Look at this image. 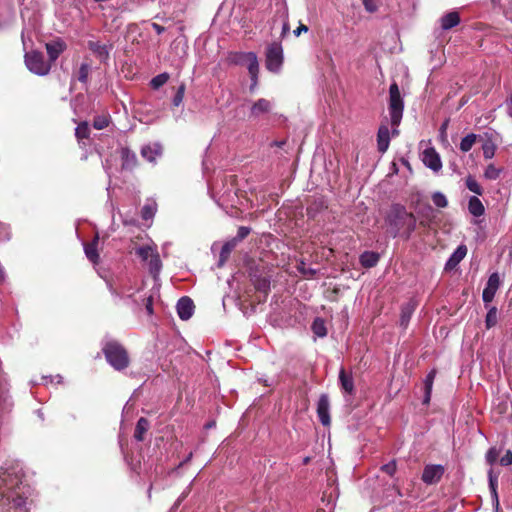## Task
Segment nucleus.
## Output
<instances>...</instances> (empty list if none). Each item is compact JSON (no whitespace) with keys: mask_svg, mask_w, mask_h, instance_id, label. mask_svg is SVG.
<instances>
[{"mask_svg":"<svg viewBox=\"0 0 512 512\" xmlns=\"http://www.w3.org/2000/svg\"><path fill=\"white\" fill-rule=\"evenodd\" d=\"M467 248L464 245L459 246L454 253L450 256L445 264L446 270L454 269L460 261L466 256Z\"/></svg>","mask_w":512,"mask_h":512,"instance_id":"21","label":"nucleus"},{"mask_svg":"<svg viewBox=\"0 0 512 512\" xmlns=\"http://www.w3.org/2000/svg\"><path fill=\"white\" fill-rule=\"evenodd\" d=\"M414 310L415 306L411 302L406 303L401 307L400 326L404 329L407 328Z\"/></svg>","mask_w":512,"mask_h":512,"instance_id":"28","label":"nucleus"},{"mask_svg":"<svg viewBox=\"0 0 512 512\" xmlns=\"http://www.w3.org/2000/svg\"><path fill=\"white\" fill-rule=\"evenodd\" d=\"M380 260V254L374 251H364L359 256V262L363 268L370 269L375 267Z\"/></svg>","mask_w":512,"mask_h":512,"instance_id":"20","label":"nucleus"},{"mask_svg":"<svg viewBox=\"0 0 512 512\" xmlns=\"http://www.w3.org/2000/svg\"><path fill=\"white\" fill-rule=\"evenodd\" d=\"M466 187L473 193L477 195L483 194V189L479 185V183L476 181V179L472 176H468L465 180Z\"/></svg>","mask_w":512,"mask_h":512,"instance_id":"37","label":"nucleus"},{"mask_svg":"<svg viewBox=\"0 0 512 512\" xmlns=\"http://www.w3.org/2000/svg\"><path fill=\"white\" fill-rule=\"evenodd\" d=\"M422 161L425 166L434 172H438L442 168L440 156L433 147H429L424 150Z\"/></svg>","mask_w":512,"mask_h":512,"instance_id":"11","label":"nucleus"},{"mask_svg":"<svg viewBox=\"0 0 512 512\" xmlns=\"http://www.w3.org/2000/svg\"><path fill=\"white\" fill-rule=\"evenodd\" d=\"M419 225L423 228H430L431 223L435 219V214L433 208L428 205L425 209L419 211Z\"/></svg>","mask_w":512,"mask_h":512,"instance_id":"25","label":"nucleus"},{"mask_svg":"<svg viewBox=\"0 0 512 512\" xmlns=\"http://www.w3.org/2000/svg\"><path fill=\"white\" fill-rule=\"evenodd\" d=\"M88 48L101 62H106L109 59V54L113 48V44H102L99 41H89Z\"/></svg>","mask_w":512,"mask_h":512,"instance_id":"13","label":"nucleus"},{"mask_svg":"<svg viewBox=\"0 0 512 512\" xmlns=\"http://www.w3.org/2000/svg\"><path fill=\"white\" fill-rule=\"evenodd\" d=\"M476 139H477V135H475L473 133L466 135L464 138H462V140L460 142V146H459L460 150L464 153L469 152L471 150V148L473 147V145L475 144Z\"/></svg>","mask_w":512,"mask_h":512,"instance_id":"34","label":"nucleus"},{"mask_svg":"<svg viewBox=\"0 0 512 512\" xmlns=\"http://www.w3.org/2000/svg\"><path fill=\"white\" fill-rule=\"evenodd\" d=\"M156 212V204H145L141 210V217L144 220H150L154 217Z\"/></svg>","mask_w":512,"mask_h":512,"instance_id":"42","label":"nucleus"},{"mask_svg":"<svg viewBox=\"0 0 512 512\" xmlns=\"http://www.w3.org/2000/svg\"><path fill=\"white\" fill-rule=\"evenodd\" d=\"M122 168L124 170H133L137 166L136 154L127 147H123L120 152Z\"/></svg>","mask_w":512,"mask_h":512,"instance_id":"18","label":"nucleus"},{"mask_svg":"<svg viewBox=\"0 0 512 512\" xmlns=\"http://www.w3.org/2000/svg\"><path fill=\"white\" fill-rule=\"evenodd\" d=\"M185 90H186L185 83H181L179 85V87L177 88V91L172 100V103L175 107H178L182 103L184 94H185Z\"/></svg>","mask_w":512,"mask_h":512,"instance_id":"43","label":"nucleus"},{"mask_svg":"<svg viewBox=\"0 0 512 512\" xmlns=\"http://www.w3.org/2000/svg\"><path fill=\"white\" fill-rule=\"evenodd\" d=\"M272 109V104L269 100L265 98H260L256 102L253 103L250 111V116L253 118H257L262 114L269 113Z\"/></svg>","mask_w":512,"mask_h":512,"instance_id":"17","label":"nucleus"},{"mask_svg":"<svg viewBox=\"0 0 512 512\" xmlns=\"http://www.w3.org/2000/svg\"><path fill=\"white\" fill-rule=\"evenodd\" d=\"M312 331L318 337H324L327 334L325 323L322 319L316 318L312 323Z\"/></svg>","mask_w":512,"mask_h":512,"instance_id":"35","label":"nucleus"},{"mask_svg":"<svg viewBox=\"0 0 512 512\" xmlns=\"http://www.w3.org/2000/svg\"><path fill=\"white\" fill-rule=\"evenodd\" d=\"M445 468L440 464L426 465L422 473V481L427 485L438 483L444 475Z\"/></svg>","mask_w":512,"mask_h":512,"instance_id":"8","label":"nucleus"},{"mask_svg":"<svg viewBox=\"0 0 512 512\" xmlns=\"http://www.w3.org/2000/svg\"><path fill=\"white\" fill-rule=\"evenodd\" d=\"M468 210L469 213L475 217H480L485 212L484 205L482 204L481 200L476 196L470 197L468 202Z\"/></svg>","mask_w":512,"mask_h":512,"instance_id":"27","label":"nucleus"},{"mask_svg":"<svg viewBox=\"0 0 512 512\" xmlns=\"http://www.w3.org/2000/svg\"><path fill=\"white\" fill-rule=\"evenodd\" d=\"M363 5L368 12H375L377 10L374 0H363Z\"/></svg>","mask_w":512,"mask_h":512,"instance_id":"52","label":"nucleus"},{"mask_svg":"<svg viewBox=\"0 0 512 512\" xmlns=\"http://www.w3.org/2000/svg\"><path fill=\"white\" fill-rule=\"evenodd\" d=\"M339 382L343 392L351 396L355 394V386L352 374L347 373L344 368H341L339 371Z\"/></svg>","mask_w":512,"mask_h":512,"instance_id":"16","label":"nucleus"},{"mask_svg":"<svg viewBox=\"0 0 512 512\" xmlns=\"http://www.w3.org/2000/svg\"><path fill=\"white\" fill-rule=\"evenodd\" d=\"M283 64V49L279 43H272L268 46L266 51L265 65L267 70L276 73L280 70Z\"/></svg>","mask_w":512,"mask_h":512,"instance_id":"7","label":"nucleus"},{"mask_svg":"<svg viewBox=\"0 0 512 512\" xmlns=\"http://www.w3.org/2000/svg\"><path fill=\"white\" fill-rule=\"evenodd\" d=\"M10 236V227L5 223L0 222V243L8 241Z\"/></svg>","mask_w":512,"mask_h":512,"instance_id":"47","label":"nucleus"},{"mask_svg":"<svg viewBox=\"0 0 512 512\" xmlns=\"http://www.w3.org/2000/svg\"><path fill=\"white\" fill-rule=\"evenodd\" d=\"M288 30H289V24H288V22H285L283 24L282 33L285 34Z\"/></svg>","mask_w":512,"mask_h":512,"instance_id":"61","label":"nucleus"},{"mask_svg":"<svg viewBox=\"0 0 512 512\" xmlns=\"http://www.w3.org/2000/svg\"><path fill=\"white\" fill-rule=\"evenodd\" d=\"M149 427H150L149 421L146 418L141 417L137 421V424H136V427H135V431H134V438L137 441H143L144 440V435L148 431Z\"/></svg>","mask_w":512,"mask_h":512,"instance_id":"30","label":"nucleus"},{"mask_svg":"<svg viewBox=\"0 0 512 512\" xmlns=\"http://www.w3.org/2000/svg\"><path fill=\"white\" fill-rule=\"evenodd\" d=\"M110 123V117L108 115H98L93 120V127L97 130H102L108 127Z\"/></svg>","mask_w":512,"mask_h":512,"instance_id":"40","label":"nucleus"},{"mask_svg":"<svg viewBox=\"0 0 512 512\" xmlns=\"http://www.w3.org/2000/svg\"><path fill=\"white\" fill-rule=\"evenodd\" d=\"M488 479H489V489L491 492L492 500L498 506L499 505V498H498V493H497L498 475L494 474L493 469L489 470Z\"/></svg>","mask_w":512,"mask_h":512,"instance_id":"31","label":"nucleus"},{"mask_svg":"<svg viewBox=\"0 0 512 512\" xmlns=\"http://www.w3.org/2000/svg\"><path fill=\"white\" fill-rule=\"evenodd\" d=\"M508 108H509L508 114H509V116L512 117V97L508 101Z\"/></svg>","mask_w":512,"mask_h":512,"instance_id":"59","label":"nucleus"},{"mask_svg":"<svg viewBox=\"0 0 512 512\" xmlns=\"http://www.w3.org/2000/svg\"><path fill=\"white\" fill-rule=\"evenodd\" d=\"M286 144V141L285 140H281V141H273L271 143V146H275V147H278V148H282L284 145Z\"/></svg>","mask_w":512,"mask_h":512,"instance_id":"57","label":"nucleus"},{"mask_svg":"<svg viewBox=\"0 0 512 512\" xmlns=\"http://www.w3.org/2000/svg\"><path fill=\"white\" fill-rule=\"evenodd\" d=\"M447 126V122L443 123V125L441 126V129H445Z\"/></svg>","mask_w":512,"mask_h":512,"instance_id":"63","label":"nucleus"},{"mask_svg":"<svg viewBox=\"0 0 512 512\" xmlns=\"http://www.w3.org/2000/svg\"><path fill=\"white\" fill-rule=\"evenodd\" d=\"M99 234L96 233L93 240L89 243L84 244V251L86 257L93 263L98 264L100 256L98 252Z\"/></svg>","mask_w":512,"mask_h":512,"instance_id":"15","label":"nucleus"},{"mask_svg":"<svg viewBox=\"0 0 512 512\" xmlns=\"http://www.w3.org/2000/svg\"><path fill=\"white\" fill-rule=\"evenodd\" d=\"M381 471L388 474L389 476H393L397 470V464L395 460L390 461L387 464L381 466Z\"/></svg>","mask_w":512,"mask_h":512,"instance_id":"46","label":"nucleus"},{"mask_svg":"<svg viewBox=\"0 0 512 512\" xmlns=\"http://www.w3.org/2000/svg\"><path fill=\"white\" fill-rule=\"evenodd\" d=\"M109 290L110 292L115 295V296H120V294L118 293L117 289L113 287V285L111 283H109Z\"/></svg>","mask_w":512,"mask_h":512,"instance_id":"58","label":"nucleus"},{"mask_svg":"<svg viewBox=\"0 0 512 512\" xmlns=\"http://www.w3.org/2000/svg\"><path fill=\"white\" fill-rule=\"evenodd\" d=\"M498 322V310L495 306H492L489 308L486 318H485V325L487 329H491L494 327Z\"/></svg>","mask_w":512,"mask_h":512,"instance_id":"32","label":"nucleus"},{"mask_svg":"<svg viewBox=\"0 0 512 512\" xmlns=\"http://www.w3.org/2000/svg\"><path fill=\"white\" fill-rule=\"evenodd\" d=\"M297 269L298 271L304 275V276H308L310 278L314 277L316 275V270L315 269H312V268H307L306 267V264L304 262H301L298 266H297Z\"/></svg>","mask_w":512,"mask_h":512,"instance_id":"49","label":"nucleus"},{"mask_svg":"<svg viewBox=\"0 0 512 512\" xmlns=\"http://www.w3.org/2000/svg\"><path fill=\"white\" fill-rule=\"evenodd\" d=\"M500 464L502 466H508L512 464V452L510 450L506 451L505 455L501 457Z\"/></svg>","mask_w":512,"mask_h":512,"instance_id":"51","label":"nucleus"},{"mask_svg":"<svg viewBox=\"0 0 512 512\" xmlns=\"http://www.w3.org/2000/svg\"><path fill=\"white\" fill-rule=\"evenodd\" d=\"M435 376H436V370L432 369L427 374V376L424 380L425 394H424L423 404H428L430 402L431 392H432V387H433Z\"/></svg>","mask_w":512,"mask_h":512,"instance_id":"29","label":"nucleus"},{"mask_svg":"<svg viewBox=\"0 0 512 512\" xmlns=\"http://www.w3.org/2000/svg\"><path fill=\"white\" fill-rule=\"evenodd\" d=\"M307 31H308V26L300 23V25L293 31V33L296 37H298L301 35V33H303V32L306 33Z\"/></svg>","mask_w":512,"mask_h":512,"instance_id":"54","label":"nucleus"},{"mask_svg":"<svg viewBox=\"0 0 512 512\" xmlns=\"http://www.w3.org/2000/svg\"><path fill=\"white\" fill-rule=\"evenodd\" d=\"M75 136L78 141L89 138L90 128L86 121H83L78 124V126L75 129Z\"/></svg>","mask_w":512,"mask_h":512,"instance_id":"33","label":"nucleus"},{"mask_svg":"<svg viewBox=\"0 0 512 512\" xmlns=\"http://www.w3.org/2000/svg\"><path fill=\"white\" fill-rule=\"evenodd\" d=\"M510 290L512 291V283H511V286H510Z\"/></svg>","mask_w":512,"mask_h":512,"instance_id":"64","label":"nucleus"},{"mask_svg":"<svg viewBox=\"0 0 512 512\" xmlns=\"http://www.w3.org/2000/svg\"><path fill=\"white\" fill-rule=\"evenodd\" d=\"M327 209V204H326V201L324 200V198L322 197H319V198H315L308 206H307V216L309 218H315L316 215Z\"/></svg>","mask_w":512,"mask_h":512,"instance_id":"23","label":"nucleus"},{"mask_svg":"<svg viewBox=\"0 0 512 512\" xmlns=\"http://www.w3.org/2000/svg\"><path fill=\"white\" fill-rule=\"evenodd\" d=\"M90 70H91L90 64L82 63L78 70L77 79L81 83H87Z\"/></svg>","mask_w":512,"mask_h":512,"instance_id":"41","label":"nucleus"},{"mask_svg":"<svg viewBox=\"0 0 512 512\" xmlns=\"http://www.w3.org/2000/svg\"><path fill=\"white\" fill-rule=\"evenodd\" d=\"M250 232H251L250 227L240 226L238 228L237 235L234 238H232L231 240L235 241V244L238 245L239 242L243 241L245 238H247L249 236Z\"/></svg>","mask_w":512,"mask_h":512,"instance_id":"44","label":"nucleus"},{"mask_svg":"<svg viewBox=\"0 0 512 512\" xmlns=\"http://www.w3.org/2000/svg\"><path fill=\"white\" fill-rule=\"evenodd\" d=\"M502 169L497 168L494 164H489L484 172V177L488 180H496L499 178Z\"/></svg>","mask_w":512,"mask_h":512,"instance_id":"39","label":"nucleus"},{"mask_svg":"<svg viewBox=\"0 0 512 512\" xmlns=\"http://www.w3.org/2000/svg\"><path fill=\"white\" fill-rule=\"evenodd\" d=\"M309 461H310L309 457L305 458V459H304V464L309 463Z\"/></svg>","mask_w":512,"mask_h":512,"instance_id":"62","label":"nucleus"},{"mask_svg":"<svg viewBox=\"0 0 512 512\" xmlns=\"http://www.w3.org/2000/svg\"><path fill=\"white\" fill-rule=\"evenodd\" d=\"M330 400L327 394H321L317 403V415L323 426H330L331 418L329 414Z\"/></svg>","mask_w":512,"mask_h":512,"instance_id":"10","label":"nucleus"},{"mask_svg":"<svg viewBox=\"0 0 512 512\" xmlns=\"http://www.w3.org/2000/svg\"><path fill=\"white\" fill-rule=\"evenodd\" d=\"M440 22L443 30H449L460 23V15L456 11L449 12L441 18Z\"/></svg>","mask_w":512,"mask_h":512,"instance_id":"24","label":"nucleus"},{"mask_svg":"<svg viewBox=\"0 0 512 512\" xmlns=\"http://www.w3.org/2000/svg\"><path fill=\"white\" fill-rule=\"evenodd\" d=\"M169 80V74L164 72L152 78L150 86L153 89H159Z\"/></svg>","mask_w":512,"mask_h":512,"instance_id":"38","label":"nucleus"},{"mask_svg":"<svg viewBox=\"0 0 512 512\" xmlns=\"http://www.w3.org/2000/svg\"><path fill=\"white\" fill-rule=\"evenodd\" d=\"M388 110L391 117V125L394 127L399 126L403 116L404 102L396 82H393L389 87Z\"/></svg>","mask_w":512,"mask_h":512,"instance_id":"5","label":"nucleus"},{"mask_svg":"<svg viewBox=\"0 0 512 512\" xmlns=\"http://www.w3.org/2000/svg\"><path fill=\"white\" fill-rule=\"evenodd\" d=\"M385 223L392 237L401 236L408 240L416 229L417 221L414 214L408 212L404 205L393 204L385 216Z\"/></svg>","mask_w":512,"mask_h":512,"instance_id":"1","label":"nucleus"},{"mask_svg":"<svg viewBox=\"0 0 512 512\" xmlns=\"http://www.w3.org/2000/svg\"><path fill=\"white\" fill-rule=\"evenodd\" d=\"M145 308H146L148 314L153 313V297L152 296H149L146 299Z\"/></svg>","mask_w":512,"mask_h":512,"instance_id":"55","label":"nucleus"},{"mask_svg":"<svg viewBox=\"0 0 512 512\" xmlns=\"http://www.w3.org/2000/svg\"><path fill=\"white\" fill-rule=\"evenodd\" d=\"M432 201H433L434 205L439 208H445L448 205V200H447L446 196L444 194H442L441 192H435L432 195Z\"/></svg>","mask_w":512,"mask_h":512,"instance_id":"45","label":"nucleus"},{"mask_svg":"<svg viewBox=\"0 0 512 512\" xmlns=\"http://www.w3.org/2000/svg\"><path fill=\"white\" fill-rule=\"evenodd\" d=\"M498 457L499 451L495 447L490 448L486 453V461L490 465H493L497 461Z\"/></svg>","mask_w":512,"mask_h":512,"instance_id":"48","label":"nucleus"},{"mask_svg":"<svg viewBox=\"0 0 512 512\" xmlns=\"http://www.w3.org/2000/svg\"><path fill=\"white\" fill-rule=\"evenodd\" d=\"M227 62L230 65L246 66L250 75V91L258 85L259 61L254 52H230L227 55Z\"/></svg>","mask_w":512,"mask_h":512,"instance_id":"3","label":"nucleus"},{"mask_svg":"<svg viewBox=\"0 0 512 512\" xmlns=\"http://www.w3.org/2000/svg\"><path fill=\"white\" fill-rule=\"evenodd\" d=\"M47 54L49 56V61L51 64L56 61V59L60 56V54L66 49V44L64 41L58 39L56 41H52L46 43L45 45Z\"/></svg>","mask_w":512,"mask_h":512,"instance_id":"14","label":"nucleus"},{"mask_svg":"<svg viewBox=\"0 0 512 512\" xmlns=\"http://www.w3.org/2000/svg\"><path fill=\"white\" fill-rule=\"evenodd\" d=\"M235 241L231 239L225 242L221 248L218 266L222 267L230 257L231 252L236 248Z\"/></svg>","mask_w":512,"mask_h":512,"instance_id":"26","label":"nucleus"},{"mask_svg":"<svg viewBox=\"0 0 512 512\" xmlns=\"http://www.w3.org/2000/svg\"><path fill=\"white\" fill-rule=\"evenodd\" d=\"M153 29L156 31L157 34H162L165 31V27L161 26L157 23H152Z\"/></svg>","mask_w":512,"mask_h":512,"instance_id":"56","label":"nucleus"},{"mask_svg":"<svg viewBox=\"0 0 512 512\" xmlns=\"http://www.w3.org/2000/svg\"><path fill=\"white\" fill-rule=\"evenodd\" d=\"M106 361L117 371H122L130 365L127 349L118 341H107L102 347Z\"/></svg>","mask_w":512,"mask_h":512,"instance_id":"4","label":"nucleus"},{"mask_svg":"<svg viewBox=\"0 0 512 512\" xmlns=\"http://www.w3.org/2000/svg\"><path fill=\"white\" fill-rule=\"evenodd\" d=\"M483 155L486 159H490L494 156V148L485 146L483 147Z\"/></svg>","mask_w":512,"mask_h":512,"instance_id":"53","label":"nucleus"},{"mask_svg":"<svg viewBox=\"0 0 512 512\" xmlns=\"http://www.w3.org/2000/svg\"><path fill=\"white\" fill-rule=\"evenodd\" d=\"M159 262H160V260H159L158 256H156L154 259L151 260V265L158 266Z\"/></svg>","mask_w":512,"mask_h":512,"instance_id":"60","label":"nucleus"},{"mask_svg":"<svg viewBox=\"0 0 512 512\" xmlns=\"http://www.w3.org/2000/svg\"><path fill=\"white\" fill-rule=\"evenodd\" d=\"M499 286H500L499 274L497 272L492 273L489 276L488 281L486 283V287L484 288L483 293H482V299L486 305L493 301Z\"/></svg>","mask_w":512,"mask_h":512,"instance_id":"9","label":"nucleus"},{"mask_svg":"<svg viewBox=\"0 0 512 512\" xmlns=\"http://www.w3.org/2000/svg\"><path fill=\"white\" fill-rule=\"evenodd\" d=\"M195 305L187 296L181 297L177 303V313L181 320H188L194 313Z\"/></svg>","mask_w":512,"mask_h":512,"instance_id":"12","label":"nucleus"},{"mask_svg":"<svg viewBox=\"0 0 512 512\" xmlns=\"http://www.w3.org/2000/svg\"><path fill=\"white\" fill-rule=\"evenodd\" d=\"M136 253L143 260H147L152 254V249L149 246H143L138 248Z\"/></svg>","mask_w":512,"mask_h":512,"instance_id":"50","label":"nucleus"},{"mask_svg":"<svg viewBox=\"0 0 512 512\" xmlns=\"http://www.w3.org/2000/svg\"><path fill=\"white\" fill-rule=\"evenodd\" d=\"M26 67L34 74L44 76L51 69V63L45 60L42 52L29 51L25 54Z\"/></svg>","mask_w":512,"mask_h":512,"instance_id":"6","label":"nucleus"},{"mask_svg":"<svg viewBox=\"0 0 512 512\" xmlns=\"http://www.w3.org/2000/svg\"><path fill=\"white\" fill-rule=\"evenodd\" d=\"M160 154L159 150L156 148H153L149 145L144 146L141 149V155L143 158L147 159L150 162L155 161L156 157Z\"/></svg>","mask_w":512,"mask_h":512,"instance_id":"36","label":"nucleus"},{"mask_svg":"<svg viewBox=\"0 0 512 512\" xmlns=\"http://www.w3.org/2000/svg\"><path fill=\"white\" fill-rule=\"evenodd\" d=\"M22 478L18 473L8 470L0 474V501L8 504L12 503L14 507H21L25 503V498L20 493Z\"/></svg>","mask_w":512,"mask_h":512,"instance_id":"2","label":"nucleus"},{"mask_svg":"<svg viewBox=\"0 0 512 512\" xmlns=\"http://www.w3.org/2000/svg\"><path fill=\"white\" fill-rule=\"evenodd\" d=\"M390 144V132L386 125H381L377 133L378 151L385 153Z\"/></svg>","mask_w":512,"mask_h":512,"instance_id":"19","label":"nucleus"},{"mask_svg":"<svg viewBox=\"0 0 512 512\" xmlns=\"http://www.w3.org/2000/svg\"><path fill=\"white\" fill-rule=\"evenodd\" d=\"M254 288L256 291L264 294V297L268 295L270 291V279L264 275H255L252 279Z\"/></svg>","mask_w":512,"mask_h":512,"instance_id":"22","label":"nucleus"}]
</instances>
